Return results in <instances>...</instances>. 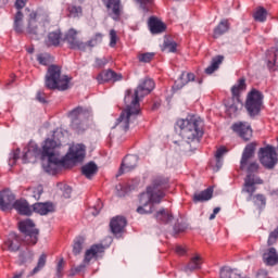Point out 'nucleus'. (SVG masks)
I'll list each match as a JSON object with an SVG mask.
<instances>
[{
	"mask_svg": "<svg viewBox=\"0 0 278 278\" xmlns=\"http://www.w3.org/2000/svg\"><path fill=\"white\" fill-rule=\"evenodd\" d=\"M58 147H60V143L53 139H46L42 146V168L49 175H56L61 169L66 168L68 164H79L86 157V146L81 143L72 146L63 159H60Z\"/></svg>",
	"mask_w": 278,
	"mask_h": 278,
	"instance_id": "nucleus-1",
	"label": "nucleus"
},
{
	"mask_svg": "<svg viewBox=\"0 0 278 278\" xmlns=\"http://www.w3.org/2000/svg\"><path fill=\"white\" fill-rule=\"evenodd\" d=\"M154 89L155 81L151 78H144L139 84L134 94H131V90H127L124 101L126 104H128L126 110H124L119 115L115 127L123 129V131H127V129H129V124L135 121L136 116L140 113V99H143L147 94H151Z\"/></svg>",
	"mask_w": 278,
	"mask_h": 278,
	"instance_id": "nucleus-2",
	"label": "nucleus"
},
{
	"mask_svg": "<svg viewBox=\"0 0 278 278\" xmlns=\"http://www.w3.org/2000/svg\"><path fill=\"white\" fill-rule=\"evenodd\" d=\"M168 188H170V179L167 176L162 174L152 175L146 192L139 197L138 214H152L153 204L162 203Z\"/></svg>",
	"mask_w": 278,
	"mask_h": 278,
	"instance_id": "nucleus-3",
	"label": "nucleus"
},
{
	"mask_svg": "<svg viewBox=\"0 0 278 278\" xmlns=\"http://www.w3.org/2000/svg\"><path fill=\"white\" fill-rule=\"evenodd\" d=\"M177 126L180 129V137L187 144H199L203 138V121L197 115H189L185 119H178Z\"/></svg>",
	"mask_w": 278,
	"mask_h": 278,
	"instance_id": "nucleus-4",
	"label": "nucleus"
},
{
	"mask_svg": "<svg viewBox=\"0 0 278 278\" xmlns=\"http://www.w3.org/2000/svg\"><path fill=\"white\" fill-rule=\"evenodd\" d=\"M71 78L62 75V68L58 65H50L46 75V87L49 90H68Z\"/></svg>",
	"mask_w": 278,
	"mask_h": 278,
	"instance_id": "nucleus-5",
	"label": "nucleus"
},
{
	"mask_svg": "<svg viewBox=\"0 0 278 278\" xmlns=\"http://www.w3.org/2000/svg\"><path fill=\"white\" fill-rule=\"evenodd\" d=\"M244 90H247V80L244 78L239 79L238 83L235 86H232L231 88L232 97L229 98L225 103L226 114H228V116L230 117L238 116V112L242 110L244 104L240 99V94H242Z\"/></svg>",
	"mask_w": 278,
	"mask_h": 278,
	"instance_id": "nucleus-6",
	"label": "nucleus"
},
{
	"mask_svg": "<svg viewBox=\"0 0 278 278\" xmlns=\"http://www.w3.org/2000/svg\"><path fill=\"white\" fill-rule=\"evenodd\" d=\"M71 119V127L77 134H83L88 129V121L92 118V111L88 108L77 106L67 114Z\"/></svg>",
	"mask_w": 278,
	"mask_h": 278,
	"instance_id": "nucleus-7",
	"label": "nucleus"
},
{
	"mask_svg": "<svg viewBox=\"0 0 278 278\" xmlns=\"http://www.w3.org/2000/svg\"><path fill=\"white\" fill-rule=\"evenodd\" d=\"M264 105V94H262L258 90L253 89L245 101V110L251 116V118H255V116H260V112H262V108Z\"/></svg>",
	"mask_w": 278,
	"mask_h": 278,
	"instance_id": "nucleus-8",
	"label": "nucleus"
},
{
	"mask_svg": "<svg viewBox=\"0 0 278 278\" xmlns=\"http://www.w3.org/2000/svg\"><path fill=\"white\" fill-rule=\"evenodd\" d=\"M255 155V143H249L245 146L241 161H240V168L241 170L247 169L248 166V173L251 175V173H257L260 170V164L257 162H251Z\"/></svg>",
	"mask_w": 278,
	"mask_h": 278,
	"instance_id": "nucleus-9",
	"label": "nucleus"
},
{
	"mask_svg": "<svg viewBox=\"0 0 278 278\" xmlns=\"http://www.w3.org/2000/svg\"><path fill=\"white\" fill-rule=\"evenodd\" d=\"M18 229L24 233V242L28 245L37 244L38 242V229L31 219H24L18 223Z\"/></svg>",
	"mask_w": 278,
	"mask_h": 278,
	"instance_id": "nucleus-10",
	"label": "nucleus"
},
{
	"mask_svg": "<svg viewBox=\"0 0 278 278\" xmlns=\"http://www.w3.org/2000/svg\"><path fill=\"white\" fill-rule=\"evenodd\" d=\"M258 160L265 168H275L278 162L277 150H275L273 146L261 148L258 151Z\"/></svg>",
	"mask_w": 278,
	"mask_h": 278,
	"instance_id": "nucleus-11",
	"label": "nucleus"
},
{
	"mask_svg": "<svg viewBox=\"0 0 278 278\" xmlns=\"http://www.w3.org/2000/svg\"><path fill=\"white\" fill-rule=\"evenodd\" d=\"M49 18L47 12L42 9L31 11L27 18V31L28 34H38V25L45 23Z\"/></svg>",
	"mask_w": 278,
	"mask_h": 278,
	"instance_id": "nucleus-12",
	"label": "nucleus"
},
{
	"mask_svg": "<svg viewBox=\"0 0 278 278\" xmlns=\"http://www.w3.org/2000/svg\"><path fill=\"white\" fill-rule=\"evenodd\" d=\"M264 180L260 178V176L255 174H248L244 178V184L242 187V192L248 194L247 201H253V194H255V190H257V186H262Z\"/></svg>",
	"mask_w": 278,
	"mask_h": 278,
	"instance_id": "nucleus-13",
	"label": "nucleus"
},
{
	"mask_svg": "<svg viewBox=\"0 0 278 278\" xmlns=\"http://www.w3.org/2000/svg\"><path fill=\"white\" fill-rule=\"evenodd\" d=\"M103 251H105V248H103L101 244L91 245L90 249L85 252L83 264L75 268V273H81V270H85L88 264H90L92 260H97V257H99Z\"/></svg>",
	"mask_w": 278,
	"mask_h": 278,
	"instance_id": "nucleus-14",
	"label": "nucleus"
},
{
	"mask_svg": "<svg viewBox=\"0 0 278 278\" xmlns=\"http://www.w3.org/2000/svg\"><path fill=\"white\" fill-rule=\"evenodd\" d=\"M232 131L235 134H238L239 137L242 138V140H251L253 137V129L251 128V125L247 122H239L232 125Z\"/></svg>",
	"mask_w": 278,
	"mask_h": 278,
	"instance_id": "nucleus-15",
	"label": "nucleus"
},
{
	"mask_svg": "<svg viewBox=\"0 0 278 278\" xmlns=\"http://www.w3.org/2000/svg\"><path fill=\"white\" fill-rule=\"evenodd\" d=\"M14 203H16V197L10 190H3L0 192V210L8 212L13 210Z\"/></svg>",
	"mask_w": 278,
	"mask_h": 278,
	"instance_id": "nucleus-16",
	"label": "nucleus"
},
{
	"mask_svg": "<svg viewBox=\"0 0 278 278\" xmlns=\"http://www.w3.org/2000/svg\"><path fill=\"white\" fill-rule=\"evenodd\" d=\"M25 5H27V0H16L15 2V8L16 10H18L14 16V30L16 31V34H23L24 15L21 10H23Z\"/></svg>",
	"mask_w": 278,
	"mask_h": 278,
	"instance_id": "nucleus-17",
	"label": "nucleus"
},
{
	"mask_svg": "<svg viewBox=\"0 0 278 278\" xmlns=\"http://www.w3.org/2000/svg\"><path fill=\"white\" fill-rule=\"evenodd\" d=\"M103 3L109 12V16L112 17L113 21H118L123 12L121 0H103Z\"/></svg>",
	"mask_w": 278,
	"mask_h": 278,
	"instance_id": "nucleus-18",
	"label": "nucleus"
},
{
	"mask_svg": "<svg viewBox=\"0 0 278 278\" xmlns=\"http://www.w3.org/2000/svg\"><path fill=\"white\" fill-rule=\"evenodd\" d=\"M65 40L72 49L86 51V42L77 39V30L71 28L65 35Z\"/></svg>",
	"mask_w": 278,
	"mask_h": 278,
	"instance_id": "nucleus-19",
	"label": "nucleus"
},
{
	"mask_svg": "<svg viewBox=\"0 0 278 278\" xmlns=\"http://www.w3.org/2000/svg\"><path fill=\"white\" fill-rule=\"evenodd\" d=\"M125 227H127V219L123 216H116L111 219L110 228L114 236L118 238L123 231H125Z\"/></svg>",
	"mask_w": 278,
	"mask_h": 278,
	"instance_id": "nucleus-20",
	"label": "nucleus"
},
{
	"mask_svg": "<svg viewBox=\"0 0 278 278\" xmlns=\"http://www.w3.org/2000/svg\"><path fill=\"white\" fill-rule=\"evenodd\" d=\"M121 79H123V75L112 70L102 71L97 76L98 84H105L106 81H121Z\"/></svg>",
	"mask_w": 278,
	"mask_h": 278,
	"instance_id": "nucleus-21",
	"label": "nucleus"
},
{
	"mask_svg": "<svg viewBox=\"0 0 278 278\" xmlns=\"http://www.w3.org/2000/svg\"><path fill=\"white\" fill-rule=\"evenodd\" d=\"M137 166L138 156L134 154L127 155L122 162L119 175H123V173H131V170H134V168H136Z\"/></svg>",
	"mask_w": 278,
	"mask_h": 278,
	"instance_id": "nucleus-22",
	"label": "nucleus"
},
{
	"mask_svg": "<svg viewBox=\"0 0 278 278\" xmlns=\"http://www.w3.org/2000/svg\"><path fill=\"white\" fill-rule=\"evenodd\" d=\"M33 211L36 214H40V216H47V214H51V212H55V205L51 202H38L33 205Z\"/></svg>",
	"mask_w": 278,
	"mask_h": 278,
	"instance_id": "nucleus-23",
	"label": "nucleus"
},
{
	"mask_svg": "<svg viewBox=\"0 0 278 278\" xmlns=\"http://www.w3.org/2000/svg\"><path fill=\"white\" fill-rule=\"evenodd\" d=\"M263 262L266 266H277L278 254L275 248H269L263 253Z\"/></svg>",
	"mask_w": 278,
	"mask_h": 278,
	"instance_id": "nucleus-24",
	"label": "nucleus"
},
{
	"mask_svg": "<svg viewBox=\"0 0 278 278\" xmlns=\"http://www.w3.org/2000/svg\"><path fill=\"white\" fill-rule=\"evenodd\" d=\"M267 66L273 71H277L278 68V41L277 48H271L267 51Z\"/></svg>",
	"mask_w": 278,
	"mask_h": 278,
	"instance_id": "nucleus-25",
	"label": "nucleus"
},
{
	"mask_svg": "<svg viewBox=\"0 0 278 278\" xmlns=\"http://www.w3.org/2000/svg\"><path fill=\"white\" fill-rule=\"evenodd\" d=\"M4 244L8 249V251L15 253V251H18L21 249V237H18L16 233L12 232L9 235V238L4 242Z\"/></svg>",
	"mask_w": 278,
	"mask_h": 278,
	"instance_id": "nucleus-26",
	"label": "nucleus"
},
{
	"mask_svg": "<svg viewBox=\"0 0 278 278\" xmlns=\"http://www.w3.org/2000/svg\"><path fill=\"white\" fill-rule=\"evenodd\" d=\"M13 210H16L22 216H31V207L26 200H16L13 204Z\"/></svg>",
	"mask_w": 278,
	"mask_h": 278,
	"instance_id": "nucleus-27",
	"label": "nucleus"
},
{
	"mask_svg": "<svg viewBox=\"0 0 278 278\" xmlns=\"http://www.w3.org/2000/svg\"><path fill=\"white\" fill-rule=\"evenodd\" d=\"M149 29L151 34H162L164 29H166V26L164 23H162L157 17H150L148 22Z\"/></svg>",
	"mask_w": 278,
	"mask_h": 278,
	"instance_id": "nucleus-28",
	"label": "nucleus"
},
{
	"mask_svg": "<svg viewBox=\"0 0 278 278\" xmlns=\"http://www.w3.org/2000/svg\"><path fill=\"white\" fill-rule=\"evenodd\" d=\"M190 81H194V74L184 72L175 83L174 90H181V88L187 84H190Z\"/></svg>",
	"mask_w": 278,
	"mask_h": 278,
	"instance_id": "nucleus-29",
	"label": "nucleus"
},
{
	"mask_svg": "<svg viewBox=\"0 0 278 278\" xmlns=\"http://www.w3.org/2000/svg\"><path fill=\"white\" fill-rule=\"evenodd\" d=\"M97 170H99V168L94 162H89L81 167V173L87 179H91L93 175H97Z\"/></svg>",
	"mask_w": 278,
	"mask_h": 278,
	"instance_id": "nucleus-30",
	"label": "nucleus"
},
{
	"mask_svg": "<svg viewBox=\"0 0 278 278\" xmlns=\"http://www.w3.org/2000/svg\"><path fill=\"white\" fill-rule=\"evenodd\" d=\"M60 40H62V33L60 30H55L48 35L46 45L48 47H58L60 45Z\"/></svg>",
	"mask_w": 278,
	"mask_h": 278,
	"instance_id": "nucleus-31",
	"label": "nucleus"
},
{
	"mask_svg": "<svg viewBox=\"0 0 278 278\" xmlns=\"http://www.w3.org/2000/svg\"><path fill=\"white\" fill-rule=\"evenodd\" d=\"M227 31H229V21L222 20L217 27H215L213 36L214 38H220V36L227 34Z\"/></svg>",
	"mask_w": 278,
	"mask_h": 278,
	"instance_id": "nucleus-32",
	"label": "nucleus"
},
{
	"mask_svg": "<svg viewBox=\"0 0 278 278\" xmlns=\"http://www.w3.org/2000/svg\"><path fill=\"white\" fill-rule=\"evenodd\" d=\"M201 256L200 255H195L193 256L189 264L184 268L185 273H192V270H199V268H201Z\"/></svg>",
	"mask_w": 278,
	"mask_h": 278,
	"instance_id": "nucleus-33",
	"label": "nucleus"
},
{
	"mask_svg": "<svg viewBox=\"0 0 278 278\" xmlns=\"http://www.w3.org/2000/svg\"><path fill=\"white\" fill-rule=\"evenodd\" d=\"M212 194H214V190H212V188L205 189L204 191H202L200 193H195L193 195V201H194V203L210 201V199H212Z\"/></svg>",
	"mask_w": 278,
	"mask_h": 278,
	"instance_id": "nucleus-34",
	"label": "nucleus"
},
{
	"mask_svg": "<svg viewBox=\"0 0 278 278\" xmlns=\"http://www.w3.org/2000/svg\"><path fill=\"white\" fill-rule=\"evenodd\" d=\"M220 278H242L238 269L224 267L220 269Z\"/></svg>",
	"mask_w": 278,
	"mask_h": 278,
	"instance_id": "nucleus-35",
	"label": "nucleus"
},
{
	"mask_svg": "<svg viewBox=\"0 0 278 278\" xmlns=\"http://www.w3.org/2000/svg\"><path fill=\"white\" fill-rule=\"evenodd\" d=\"M223 60L224 58L220 55L214 58L211 62V65L205 68L206 75H212V73L218 71V67L220 66V64H223Z\"/></svg>",
	"mask_w": 278,
	"mask_h": 278,
	"instance_id": "nucleus-36",
	"label": "nucleus"
},
{
	"mask_svg": "<svg viewBox=\"0 0 278 278\" xmlns=\"http://www.w3.org/2000/svg\"><path fill=\"white\" fill-rule=\"evenodd\" d=\"M156 220L160 223H170L173 220V214L166 212V210L162 208L155 215Z\"/></svg>",
	"mask_w": 278,
	"mask_h": 278,
	"instance_id": "nucleus-37",
	"label": "nucleus"
},
{
	"mask_svg": "<svg viewBox=\"0 0 278 278\" xmlns=\"http://www.w3.org/2000/svg\"><path fill=\"white\" fill-rule=\"evenodd\" d=\"M227 153V148L222 147L217 149L215 153V159H216V168H213V170H220V167L223 166V155Z\"/></svg>",
	"mask_w": 278,
	"mask_h": 278,
	"instance_id": "nucleus-38",
	"label": "nucleus"
},
{
	"mask_svg": "<svg viewBox=\"0 0 278 278\" xmlns=\"http://www.w3.org/2000/svg\"><path fill=\"white\" fill-rule=\"evenodd\" d=\"M38 153V146H29L28 150L23 155V163L27 164L31 157H36V154Z\"/></svg>",
	"mask_w": 278,
	"mask_h": 278,
	"instance_id": "nucleus-39",
	"label": "nucleus"
},
{
	"mask_svg": "<svg viewBox=\"0 0 278 278\" xmlns=\"http://www.w3.org/2000/svg\"><path fill=\"white\" fill-rule=\"evenodd\" d=\"M37 62H39V64L42 66H49V64L53 62V59L49 53H41L37 55Z\"/></svg>",
	"mask_w": 278,
	"mask_h": 278,
	"instance_id": "nucleus-40",
	"label": "nucleus"
},
{
	"mask_svg": "<svg viewBox=\"0 0 278 278\" xmlns=\"http://www.w3.org/2000/svg\"><path fill=\"white\" fill-rule=\"evenodd\" d=\"M256 207H266V197L264 194H252V200H251Z\"/></svg>",
	"mask_w": 278,
	"mask_h": 278,
	"instance_id": "nucleus-41",
	"label": "nucleus"
},
{
	"mask_svg": "<svg viewBox=\"0 0 278 278\" xmlns=\"http://www.w3.org/2000/svg\"><path fill=\"white\" fill-rule=\"evenodd\" d=\"M266 16H268V12H266V9L258 8L254 13V21H257L258 23H264V21H266Z\"/></svg>",
	"mask_w": 278,
	"mask_h": 278,
	"instance_id": "nucleus-42",
	"label": "nucleus"
},
{
	"mask_svg": "<svg viewBox=\"0 0 278 278\" xmlns=\"http://www.w3.org/2000/svg\"><path fill=\"white\" fill-rule=\"evenodd\" d=\"M47 264V254H41L39 256L37 266L33 269L31 275H36V273H40L42 270L43 266Z\"/></svg>",
	"mask_w": 278,
	"mask_h": 278,
	"instance_id": "nucleus-43",
	"label": "nucleus"
},
{
	"mask_svg": "<svg viewBox=\"0 0 278 278\" xmlns=\"http://www.w3.org/2000/svg\"><path fill=\"white\" fill-rule=\"evenodd\" d=\"M84 249V238L79 237L74 241L73 253L74 255H79Z\"/></svg>",
	"mask_w": 278,
	"mask_h": 278,
	"instance_id": "nucleus-44",
	"label": "nucleus"
},
{
	"mask_svg": "<svg viewBox=\"0 0 278 278\" xmlns=\"http://www.w3.org/2000/svg\"><path fill=\"white\" fill-rule=\"evenodd\" d=\"M67 10L70 13L68 16H71L72 18H77L81 16V7L70 5Z\"/></svg>",
	"mask_w": 278,
	"mask_h": 278,
	"instance_id": "nucleus-45",
	"label": "nucleus"
},
{
	"mask_svg": "<svg viewBox=\"0 0 278 278\" xmlns=\"http://www.w3.org/2000/svg\"><path fill=\"white\" fill-rule=\"evenodd\" d=\"M103 40V35L101 33H98L91 38L86 45V47H97L99 42Z\"/></svg>",
	"mask_w": 278,
	"mask_h": 278,
	"instance_id": "nucleus-46",
	"label": "nucleus"
},
{
	"mask_svg": "<svg viewBox=\"0 0 278 278\" xmlns=\"http://www.w3.org/2000/svg\"><path fill=\"white\" fill-rule=\"evenodd\" d=\"M155 58V53L153 52H146L138 55L139 62L149 63L151 60Z\"/></svg>",
	"mask_w": 278,
	"mask_h": 278,
	"instance_id": "nucleus-47",
	"label": "nucleus"
},
{
	"mask_svg": "<svg viewBox=\"0 0 278 278\" xmlns=\"http://www.w3.org/2000/svg\"><path fill=\"white\" fill-rule=\"evenodd\" d=\"M136 2L140 5L143 12H149L151 10L152 0H136Z\"/></svg>",
	"mask_w": 278,
	"mask_h": 278,
	"instance_id": "nucleus-48",
	"label": "nucleus"
},
{
	"mask_svg": "<svg viewBox=\"0 0 278 278\" xmlns=\"http://www.w3.org/2000/svg\"><path fill=\"white\" fill-rule=\"evenodd\" d=\"M20 155H21V150L20 149L13 151L10 154V157H9V166H14V164H16V160H18Z\"/></svg>",
	"mask_w": 278,
	"mask_h": 278,
	"instance_id": "nucleus-49",
	"label": "nucleus"
},
{
	"mask_svg": "<svg viewBox=\"0 0 278 278\" xmlns=\"http://www.w3.org/2000/svg\"><path fill=\"white\" fill-rule=\"evenodd\" d=\"M117 195L118 197H125L129 191L134 190V187L128 186V187H123L122 185L117 186Z\"/></svg>",
	"mask_w": 278,
	"mask_h": 278,
	"instance_id": "nucleus-50",
	"label": "nucleus"
},
{
	"mask_svg": "<svg viewBox=\"0 0 278 278\" xmlns=\"http://www.w3.org/2000/svg\"><path fill=\"white\" fill-rule=\"evenodd\" d=\"M29 192H31L34 199L38 200L42 195V186H37L35 188H30Z\"/></svg>",
	"mask_w": 278,
	"mask_h": 278,
	"instance_id": "nucleus-51",
	"label": "nucleus"
},
{
	"mask_svg": "<svg viewBox=\"0 0 278 278\" xmlns=\"http://www.w3.org/2000/svg\"><path fill=\"white\" fill-rule=\"evenodd\" d=\"M117 40H118V36L116 35V30L111 29L110 30V47H112V48L116 47Z\"/></svg>",
	"mask_w": 278,
	"mask_h": 278,
	"instance_id": "nucleus-52",
	"label": "nucleus"
},
{
	"mask_svg": "<svg viewBox=\"0 0 278 278\" xmlns=\"http://www.w3.org/2000/svg\"><path fill=\"white\" fill-rule=\"evenodd\" d=\"M277 238H278V228L269 233L267 244L271 247V244H275V242H277Z\"/></svg>",
	"mask_w": 278,
	"mask_h": 278,
	"instance_id": "nucleus-53",
	"label": "nucleus"
},
{
	"mask_svg": "<svg viewBox=\"0 0 278 278\" xmlns=\"http://www.w3.org/2000/svg\"><path fill=\"white\" fill-rule=\"evenodd\" d=\"M165 49H167L169 53H175V51H177V42L175 41L165 42Z\"/></svg>",
	"mask_w": 278,
	"mask_h": 278,
	"instance_id": "nucleus-54",
	"label": "nucleus"
},
{
	"mask_svg": "<svg viewBox=\"0 0 278 278\" xmlns=\"http://www.w3.org/2000/svg\"><path fill=\"white\" fill-rule=\"evenodd\" d=\"M63 270H64V258H61L56 265V277L62 278Z\"/></svg>",
	"mask_w": 278,
	"mask_h": 278,
	"instance_id": "nucleus-55",
	"label": "nucleus"
},
{
	"mask_svg": "<svg viewBox=\"0 0 278 278\" xmlns=\"http://www.w3.org/2000/svg\"><path fill=\"white\" fill-rule=\"evenodd\" d=\"M108 64V59L102 58V59H96V68H103Z\"/></svg>",
	"mask_w": 278,
	"mask_h": 278,
	"instance_id": "nucleus-56",
	"label": "nucleus"
},
{
	"mask_svg": "<svg viewBox=\"0 0 278 278\" xmlns=\"http://www.w3.org/2000/svg\"><path fill=\"white\" fill-rule=\"evenodd\" d=\"M71 192H73V189L68 185L63 186V197L65 199H71Z\"/></svg>",
	"mask_w": 278,
	"mask_h": 278,
	"instance_id": "nucleus-57",
	"label": "nucleus"
},
{
	"mask_svg": "<svg viewBox=\"0 0 278 278\" xmlns=\"http://www.w3.org/2000/svg\"><path fill=\"white\" fill-rule=\"evenodd\" d=\"M175 251L177 255H186V248H184L182 245H177L175 248Z\"/></svg>",
	"mask_w": 278,
	"mask_h": 278,
	"instance_id": "nucleus-58",
	"label": "nucleus"
},
{
	"mask_svg": "<svg viewBox=\"0 0 278 278\" xmlns=\"http://www.w3.org/2000/svg\"><path fill=\"white\" fill-rule=\"evenodd\" d=\"M37 100L39 103H47V100H45V97H42V93L40 92L37 93Z\"/></svg>",
	"mask_w": 278,
	"mask_h": 278,
	"instance_id": "nucleus-59",
	"label": "nucleus"
},
{
	"mask_svg": "<svg viewBox=\"0 0 278 278\" xmlns=\"http://www.w3.org/2000/svg\"><path fill=\"white\" fill-rule=\"evenodd\" d=\"M220 212V207H215L214 210H213V214H215V216H216V214H218Z\"/></svg>",
	"mask_w": 278,
	"mask_h": 278,
	"instance_id": "nucleus-60",
	"label": "nucleus"
},
{
	"mask_svg": "<svg viewBox=\"0 0 278 278\" xmlns=\"http://www.w3.org/2000/svg\"><path fill=\"white\" fill-rule=\"evenodd\" d=\"M208 218L210 220H214V218H216V214L212 213Z\"/></svg>",
	"mask_w": 278,
	"mask_h": 278,
	"instance_id": "nucleus-61",
	"label": "nucleus"
},
{
	"mask_svg": "<svg viewBox=\"0 0 278 278\" xmlns=\"http://www.w3.org/2000/svg\"><path fill=\"white\" fill-rule=\"evenodd\" d=\"M261 275H268V271H266V270H261Z\"/></svg>",
	"mask_w": 278,
	"mask_h": 278,
	"instance_id": "nucleus-62",
	"label": "nucleus"
},
{
	"mask_svg": "<svg viewBox=\"0 0 278 278\" xmlns=\"http://www.w3.org/2000/svg\"><path fill=\"white\" fill-rule=\"evenodd\" d=\"M28 53H34V48L28 49Z\"/></svg>",
	"mask_w": 278,
	"mask_h": 278,
	"instance_id": "nucleus-63",
	"label": "nucleus"
},
{
	"mask_svg": "<svg viewBox=\"0 0 278 278\" xmlns=\"http://www.w3.org/2000/svg\"><path fill=\"white\" fill-rule=\"evenodd\" d=\"M275 194H277V197H278V189L275 191Z\"/></svg>",
	"mask_w": 278,
	"mask_h": 278,
	"instance_id": "nucleus-64",
	"label": "nucleus"
}]
</instances>
